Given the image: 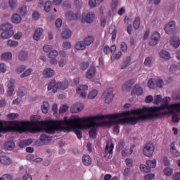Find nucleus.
<instances>
[{"instance_id": "nucleus-1", "label": "nucleus", "mask_w": 180, "mask_h": 180, "mask_svg": "<svg viewBox=\"0 0 180 180\" xmlns=\"http://www.w3.org/2000/svg\"><path fill=\"white\" fill-rule=\"evenodd\" d=\"M121 115H98L96 116H91L81 119L79 116L73 115L68 120V117H65V127H68L70 130H74L75 134H77L78 139H82V131L88 130L91 129L89 131V136L92 139L96 137V131H98V127L101 126H111L119 123L123 124L126 122V120H120Z\"/></svg>"}, {"instance_id": "nucleus-2", "label": "nucleus", "mask_w": 180, "mask_h": 180, "mask_svg": "<svg viewBox=\"0 0 180 180\" xmlns=\"http://www.w3.org/2000/svg\"><path fill=\"white\" fill-rule=\"evenodd\" d=\"M169 102H171V98L165 97L160 106L139 108V113L142 115L139 118L142 120H154L163 117V116L174 115V113L180 114V108L177 107L179 103L169 104Z\"/></svg>"}, {"instance_id": "nucleus-3", "label": "nucleus", "mask_w": 180, "mask_h": 180, "mask_svg": "<svg viewBox=\"0 0 180 180\" xmlns=\"http://www.w3.org/2000/svg\"><path fill=\"white\" fill-rule=\"evenodd\" d=\"M139 110H140L135 109V110L124 111V112H118L115 114H111V115H121L120 119L114 120V122H119V120H125V122L123 124L115 123L110 126H105V127H110V126H115L113 129V131L116 134H119L120 131V126H119V124H127V123H130V124H137L138 122H141L145 120L140 119L142 115L139 112Z\"/></svg>"}, {"instance_id": "nucleus-4", "label": "nucleus", "mask_w": 180, "mask_h": 180, "mask_svg": "<svg viewBox=\"0 0 180 180\" xmlns=\"http://www.w3.org/2000/svg\"><path fill=\"white\" fill-rule=\"evenodd\" d=\"M154 150H155V146L153 143H146L143 149V154L145 157H148V158L153 157L154 154Z\"/></svg>"}, {"instance_id": "nucleus-5", "label": "nucleus", "mask_w": 180, "mask_h": 180, "mask_svg": "<svg viewBox=\"0 0 180 180\" xmlns=\"http://www.w3.org/2000/svg\"><path fill=\"white\" fill-rule=\"evenodd\" d=\"M115 148V143L112 140H108L106 143V146L105 148V158H112V155H113V149Z\"/></svg>"}, {"instance_id": "nucleus-6", "label": "nucleus", "mask_w": 180, "mask_h": 180, "mask_svg": "<svg viewBox=\"0 0 180 180\" xmlns=\"http://www.w3.org/2000/svg\"><path fill=\"white\" fill-rule=\"evenodd\" d=\"M176 30V22L170 21L165 25V32L167 34H172Z\"/></svg>"}, {"instance_id": "nucleus-7", "label": "nucleus", "mask_w": 180, "mask_h": 180, "mask_svg": "<svg viewBox=\"0 0 180 180\" xmlns=\"http://www.w3.org/2000/svg\"><path fill=\"white\" fill-rule=\"evenodd\" d=\"M113 89L109 88L104 92L103 95V99L105 103H110L113 101Z\"/></svg>"}, {"instance_id": "nucleus-8", "label": "nucleus", "mask_w": 180, "mask_h": 180, "mask_svg": "<svg viewBox=\"0 0 180 180\" xmlns=\"http://www.w3.org/2000/svg\"><path fill=\"white\" fill-rule=\"evenodd\" d=\"M48 57L50 58L49 63L51 65H57V63H58V60H57V58L58 57V50L54 49L50 51Z\"/></svg>"}, {"instance_id": "nucleus-9", "label": "nucleus", "mask_w": 180, "mask_h": 180, "mask_svg": "<svg viewBox=\"0 0 180 180\" xmlns=\"http://www.w3.org/2000/svg\"><path fill=\"white\" fill-rule=\"evenodd\" d=\"M95 19V13L89 12L88 13H84L82 16V23H92Z\"/></svg>"}, {"instance_id": "nucleus-10", "label": "nucleus", "mask_w": 180, "mask_h": 180, "mask_svg": "<svg viewBox=\"0 0 180 180\" xmlns=\"http://www.w3.org/2000/svg\"><path fill=\"white\" fill-rule=\"evenodd\" d=\"M66 20L70 22V20H77L81 18V13L77 12L74 13L71 11H68L65 14Z\"/></svg>"}, {"instance_id": "nucleus-11", "label": "nucleus", "mask_w": 180, "mask_h": 180, "mask_svg": "<svg viewBox=\"0 0 180 180\" xmlns=\"http://www.w3.org/2000/svg\"><path fill=\"white\" fill-rule=\"evenodd\" d=\"M160 39H161V34L158 32H154L149 41L150 46H157V44H158V41H160Z\"/></svg>"}, {"instance_id": "nucleus-12", "label": "nucleus", "mask_w": 180, "mask_h": 180, "mask_svg": "<svg viewBox=\"0 0 180 180\" xmlns=\"http://www.w3.org/2000/svg\"><path fill=\"white\" fill-rule=\"evenodd\" d=\"M86 91H88V85L86 84L80 85L77 89V93L79 95L80 98H82L83 99L86 98Z\"/></svg>"}, {"instance_id": "nucleus-13", "label": "nucleus", "mask_w": 180, "mask_h": 180, "mask_svg": "<svg viewBox=\"0 0 180 180\" xmlns=\"http://www.w3.org/2000/svg\"><path fill=\"white\" fill-rule=\"evenodd\" d=\"M169 43L174 49H178L180 47V38L179 37L174 35L171 37Z\"/></svg>"}, {"instance_id": "nucleus-14", "label": "nucleus", "mask_w": 180, "mask_h": 180, "mask_svg": "<svg viewBox=\"0 0 180 180\" xmlns=\"http://www.w3.org/2000/svg\"><path fill=\"white\" fill-rule=\"evenodd\" d=\"M48 91H51L53 94H57L58 92V82L56 79H52L48 84Z\"/></svg>"}, {"instance_id": "nucleus-15", "label": "nucleus", "mask_w": 180, "mask_h": 180, "mask_svg": "<svg viewBox=\"0 0 180 180\" xmlns=\"http://www.w3.org/2000/svg\"><path fill=\"white\" fill-rule=\"evenodd\" d=\"M134 84H136V79H131L127 80V82H125V83L122 87V91H130L131 89V86H133Z\"/></svg>"}, {"instance_id": "nucleus-16", "label": "nucleus", "mask_w": 180, "mask_h": 180, "mask_svg": "<svg viewBox=\"0 0 180 180\" xmlns=\"http://www.w3.org/2000/svg\"><path fill=\"white\" fill-rule=\"evenodd\" d=\"M83 110H84V104L81 103H77L76 104H74L70 108L72 113H79V112H82Z\"/></svg>"}, {"instance_id": "nucleus-17", "label": "nucleus", "mask_w": 180, "mask_h": 180, "mask_svg": "<svg viewBox=\"0 0 180 180\" xmlns=\"http://www.w3.org/2000/svg\"><path fill=\"white\" fill-rule=\"evenodd\" d=\"M54 74H56V71L50 68H45L42 72V75L44 78H51L54 76Z\"/></svg>"}, {"instance_id": "nucleus-18", "label": "nucleus", "mask_w": 180, "mask_h": 180, "mask_svg": "<svg viewBox=\"0 0 180 180\" xmlns=\"http://www.w3.org/2000/svg\"><path fill=\"white\" fill-rule=\"evenodd\" d=\"M96 75V68L91 67L86 72V77L87 79H94Z\"/></svg>"}, {"instance_id": "nucleus-19", "label": "nucleus", "mask_w": 180, "mask_h": 180, "mask_svg": "<svg viewBox=\"0 0 180 180\" xmlns=\"http://www.w3.org/2000/svg\"><path fill=\"white\" fill-rule=\"evenodd\" d=\"M22 15H19L18 13L13 14L11 16V22L14 25H20V23H22Z\"/></svg>"}, {"instance_id": "nucleus-20", "label": "nucleus", "mask_w": 180, "mask_h": 180, "mask_svg": "<svg viewBox=\"0 0 180 180\" xmlns=\"http://www.w3.org/2000/svg\"><path fill=\"white\" fill-rule=\"evenodd\" d=\"M160 58L162 60H165L168 61V60H171V53L167 50H162L159 53Z\"/></svg>"}, {"instance_id": "nucleus-21", "label": "nucleus", "mask_w": 180, "mask_h": 180, "mask_svg": "<svg viewBox=\"0 0 180 180\" xmlns=\"http://www.w3.org/2000/svg\"><path fill=\"white\" fill-rule=\"evenodd\" d=\"M131 94V95H138V96H140V95H143V88H141L140 84H136Z\"/></svg>"}, {"instance_id": "nucleus-22", "label": "nucleus", "mask_w": 180, "mask_h": 180, "mask_svg": "<svg viewBox=\"0 0 180 180\" xmlns=\"http://www.w3.org/2000/svg\"><path fill=\"white\" fill-rule=\"evenodd\" d=\"M13 25L11 22L3 24L0 27L1 31L13 32Z\"/></svg>"}, {"instance_id": "nucleus-23", "label": "nucleus", "mask_w": 180, "mask_h": 180, "mask_svg": "<svg viewBox=\"0 0 180 180\" xmlns=\"http://www.w3.org/2000/svg\"><path fill=\"white\" fill-rule=\"evenodd\" d=\"M20 61H27L29 60V53L26 51H21L18 55Z\"/></svg>"}, {"instance_id": "nucleus-24", "label": "nucleus", "mask_w": 180, "mask_h": 180, "mask_svg": "<svg viewBox=\"0 0 180 180\" xmlns=\"http://www.w3.org/2000/svg\"><path fill=\"white\" fill-rule=\"evenodd\" d=\"M15 34L14 31H3L1 34V38L4 40H6L8 39H11Z\"/></svg>"}, {"instance_id": "nucleus-25", "label": "nucleus", "mask_w": 180, "mask_h": 180, "mask_svg": "<svg viewBox=\"0 0 180 180\" xmlns=\"http://www.w3.org/2000/svg\"><path fill=\"white\" fill-rule=\"evenodd\" d=\"M43 28H37L34 33V40H36V41H39V40H40V37H41V34H43Z\"/></svg>"}, {"instance_id": "nucleus-26", "label": "nucleus", "mask_w": 180, "mask_h": 180, "mask_svg": "<svg viewBox=\"0 0 180 180\" xmlns=\"http://www.w3.org/2000/svg\"><path fill=\"white\" fill-rule=\"evenodd\" d=\"M1 58L3 61H6L7 63L12 60V52H4L1 54Z\"/></svg>"}, {"instance_id": "nucleus-27", "label": "nucleus", "mask_w": 180, "mask_h": 180, "mask_svg": "<svg viewBox=\"0 0 180 180\" xmlns=\"http://www.w3.org/2000/svg\"><path fill=\"white\" fill-rule=\"evenodd\" d=\"M39 141H40L41 146H43V144H47L48 143H50V141H51V137L46 134H42L40 136Z\"/></svg>"}, {"instance_id": "nucleus-28", "label": "nucleus", "mask_w": 180, "mask_h": 180, "mask_svg": "<svg viewBox=\"0 0 180 180\" xmlns=\"http://www.w3.org/2000/svg\"><path fill=\"white\" fill-rule=\"evenodd\" d=\"M170 152L174 157H180V153L178 152V150H176V148L175 147V143L174 142L170 144Z\"/></svg>"}, {"instance_id": "nucleus-29", "label": "nucleus", "mask_w": 180, "mask_h": 180, "mask_svg": "<svg viewBox=\"0 0 180 180\" xmlns=\"http://www.w3.org/2000/svg\"><path fill=\"white\" fill-rule=\"evenodd\" d=\"M82 163L86 166L89 167L90 164H92V158L89 155H84L82 157Z\"/></svg>"}, {"instance_id": "nucleus-30", "label": "nucleus", "mask_w": 180, "mask_h": 180, "mask_svg": "<svg viewBox=\"0 0 180 180\" xmlns=\"http://www.w3.org/2000/svg\"><path fill=\"white\" fill-rule=\"evenodd\" d=\"M0 162L3 164V165H11V164H12V160L8 156H1L0 157Z\"/></svg>"}, {"instance_id": "nucleus-31", "label": "nucleus", "mask_w": 180, "mask_h": 180, "mask_svg": "<svg viewBox=\"0 0 180 180\" xmlns=\"http://www.w3.org/2000/svg\"><path fill=\"white\" fill-rule=\"evenodd\" d=\"M68 81H63V82H58V91L59 89L64 91L68 88Z\"/></svg>"}, {"instance_id": "nucleus-32", "label": "nucleus", "mask_w": 180, "mask_h": 180, "mask_svg": "<svg viewBox=\"0 0 180 180\" xmlns=\"http://www.w3.org/2000/svg\"><path fill=\"white\" fill-rule=\"evenodd\" d=\"M153 63H154V58L149 56L146 58L144 60V65L146 67H148L149 68H150V67H153Z\"/></svg>"}, {"instance_id": "nucleus-33", "label": "nucleus", "mask_w": 180, "mask_h": 180, "mask_svg": "<svg viewBox=\"0 0 180 180\" xmlns=\"http://www.w3.org/2000/svg\"><path fill=\"white\" fill-rule=\"evenodd\" d=\"M49 109H50V104H49V102L44 101L43 105H41L42 112H44L45 115H46V113H49Z\"/></svg>"}, {"instance_id": "nucleus-34", "label": "nucleus", "mask_w": 180, "mask_h": 180, "mask_svg": "<svg viewBox=\"0 0 180 180\" xmlns=\"http://www.w3.org/2000/svg\"><path fill=\"white\" fill-rule=\"evenodd\" d=\"M32 143H33V140L27 139V140L22 141L21 142H20L19 146L21 148H23L25 147H27V146H30V144H32Z\"/></svg>"}, {"instance_id": "nucleus-35", "label": "nucleus", "mask_w": 180, "mask_h": 180, "mask_svg": "<svg viewBox=\"0 0 180 180\" xmlns=\"http://www.w3.org/2000/svg\"><path fill=\"white\" fill-rule=\"evenodd\" d=\"M148 86L150 89H155L157 88V83L155 79H150L148 82Z\"/></svg>"}, {"instance_id": "nucleus-36", "label": "nucleus", "mask_w": 180, "mask_h": 180, "mask_svg": "<svg viewBox=\"0 0 180 180\" xmlns=\"http://www.w3.org/2000/svg\"><path fill=\"white\" fill-rule=\"evenodd\" d=\"M146 165L149 167V169L150 168H155L157 167V160L155 159L149 160L146 162Z\"/></svg>"}, {"instance_id": "nucleus-37", "label": "nucleus", "mask_w": 180, "mask_h": 180, "mask_svg": "<svg viewBox=\"0 0 180 180\" xmlns=\"http://www.w3.org/2000/svg\"><path fill=\"white\" fill-rule=\"evenodd\" d=\"M18 12L20 13V15L25 16L27 13V7L26 6H21L18 8Z\"/></svg>"}, {"instance_id": "nucleus-38", "label": "nucleus", "mask_w": 180, "mask_h": 180, "mask_svg": "<svg viewBox=\"0 0 180 180\" xmlns=\"http://www.w3.org/2000/svg\"><path fill=\"white\" fill-rule=\"evenodd\" d=\"M163 173L165 176H171L174 174V169L169 167H167L163 169Z\"/></svg>"}, {"instance_id": "nucleus-39", "label": "nucleus", "mask_w": 180, "mask_h": 180, "mask_svg": "<svg viewBox=\"0 0 180 180\" xmlns=\"http://www.w3.org/2000/svg\"><path fill=\"white\" fill-rule=\"evenodd\" d=\"M4 147L6 148V150H11L15 148V142H13V141H8L6 142Z\"/></svg>"}, {"instance_id": "nucleus-40", "label": "nucleus", "mask_w": 180, "mask_h": 180, "mask_svg": "<svg viewBox=\"0 0 180 180\" xmlns=\"http://www.w3.org/2000/svg\"><path fill=\"white\" fill-rule=\"evenodd\" d=\"M130 61H131V58L130 56H127L122 63L121 66L122 70H124V68L128 67L129 64H130Z\"/></svg>"}, {"instance_id": "nucleus-41", "label": "nucleus", "mask_w": 180, "mask_h": 180, "mask_svg": "<svg viewBox=\"0 0 180 180\" xmlns=\"http://www.w3.org/2000/svg\"><path fill=\"white\" fill-rule=\"evenodd\" d=\"M121 57H122V51H119L116 53H114L111 56L110 60L112 63H113V61H116V60H120Z\"/></svg>"}, {"instance_id": "nucleus-42", "label": "nucleus", "mask_w": 180, "mask_h": 180, "mask_svg": "<svg viewBox=\"0 0 180 180\" xmlns=\"http://www.w3.org/2000/svg\"><path fill=\"white\" fill-rule=\"evenodd\" d=\"M8 47L15 48L19 46V42L18 41H13L12 39H9L7 41Z\"/></svg>"}, {"instance_id": "nucleus-43", "label": "nucleus", "mask_w": 180, "mask_h": 180, "mask_svg": "<svg viewBox=\"0 0 180 180\" xmlns=\"http://www.w3.org/2000/svg\"><path fill=\"white\" fill-rule=\"evenodd\" d=\"M86 47V46L85 44H84L81 41L76 43L75 46V49H76V50H85Z\"/></svg>"}, {"instance_id": "nucleus-44", "label": "nucleus", "mask_w": 180, "mask_h": 180, "mask_svg": "<svg viewBox=\"0 0 180 180\" xmlns=\"http://www.w3.org/2000/svg\"><path fill=\"white\" fill-rule=\"evenodd\" d=\"M8 5L12 9V11H14V9H16L18 8V0H8Z\"/></svg>"}, {"instance_id": "nucleus-45", "label": "nucleus", "mask_w": 180, "mask_h": 180, "mask_svg": "<svg viewBox=\"0 0 180 180\" xmlns=\"http://www.w3.org/2000/svg\"><path fill=\"white\" fill-rule=\"evenodd\" d=\"M94 39L92 36H89L84 39V45L91 46L94 43Z\"/></svg>"}, {"instance_id": "nucleus-46", "label": "nucleus", "mask_w": 180, "mask_h": 180, "mask_svg": "<svg viewBox=\"0 0 180 180\" xmlns=\"http://www.w3.org/2000/svg\"><path fill=\"white\" fill-rule=\"evenodd\" d=\"M72 34V32H71V30H66L62 33V37L65 40L67 39H70Z\"/></svg>"}, {"instance_id": "nucleus-47", "label": "nucleus", "mask_w": 180, "mask_h": 180, "mask_svg": "<svg viewBox=\"0 0 180 180\" xmlns=\"http://www.w3.org/2000/svg\"><path fill=\"white\" fill-rule=\"evenodd\" d=\"M57 64H58V67H60V68H64V67L67 65V59L65 58H61L58 60Z\"/></svg>"}, {"instance_id": "nucleus-48", "label": "nucleus", "mask_w": 180, "mask_h": 180, "mask_svg": "<svg viewBox=\"0 0 180 180\" xmlns=\"http://www.w3.org/2000/svg\"><path fill=\"white\" fill-rule=\"evenodd\" d=\"M98 96V90L94 89L90 91L88 94L89 99H95Z\"/></svg>"}, {"instance_id": "nucleus-49", "label": "nucleus", "mask_w": 180, "mask_h": 180, "mask_svg": "<svg viewBox=\"0 0 180 180\" xmlns=\"http://www.w3.org/2000/svg\"><path fill=\"white\" fill-rule=\"evenodd\" d=\"M15 81L14 79H11L7 84V88L8 89H15Z\"/></svg>"}, {"instance_id": "nucleus-50", "label": "nucleus", "mask_w": 180, "mask_h": 180, "mask_svg": "<svg viewBox=\"0 0 180 180\" xmlns=\"http://www.w3.org/2000/svg\"><path fill=\"white\" fill-rule=\"evenodd\" d=\"M32 72H33V70L32 68H29L20 75V77L25 78L26 77H29V75H32Z\"/></svg>"}, {"instance_id": "nucleus-51", "label": "nucleus", "mask_w": 180, "mask_h": 180, "mask_svg": "<svg viewBox=\"0 0 180 180\" xmlns=\"http://www.w3.org/2000/svg\"><path fill=\"white\" fill-rule=\"evenodd\" d=\"M179 70V68H178L177 64H172L169 67V72H171L172 74H174V72H176V71H178Z\"/></svg>"}, {"instance_id": "nucleus-52", "label": "nucleus", "mask_w": 180, "mask_h": 180, "mask_svg": "<svg viewBox=\"0 0 180 180\" xmlns=\"http://www.w3.org/2000/svg\"><path fill=\"white\" fill-rule=\"evenodd\" d=\"M19 117V114L18 113H9L7 115V119L9 120H15V119H18Z\"/></svg>"}, {"instance_id": "nucleus-53", "label": "nucleus", "mask_w": 180, "mask_h": 180, "mask_svg": "<svg viewBox=\"0 0 180 180\" xmlns=\"http://www.w3.org/2000/svg\"><path fill=\"white\" fill-rule=\"evenodd\" d=\"M140 169L142 172H145L146 174L151 172V170L149 169V167L148 166H146V165H141Z\"/></svg>"}, {"instance_id": "nucleus-54", "label": "nucleus", "mask_w": 180, "mask_h": 180, "mask_svg": "<svg viewBox=\"0 0 180 180\" xmlns=\"http://www.w3.org/2000/svg\"><path fill=\"white\" fill-rule=\"evenodd\" d=\"M140 27V17H136L134 21V29L137 30Z\"/></svg>"}, {"instance_id": "nucleus-55", "label": "nucleus", "mask_w": 180, "mask_h": 180, "mask_svg": "<svg viewBox=\"0 0 180 180\" xmlns=\"http://www.w3.org/2000/svg\"><path fill=\"white\" fill-rule=\"evenodd\" d=\"M51 10V1H48L45 3L44 11L45 12H49Z\"/></svg>"}, {"instance_id": "nucleus-56", "label": "nucleus", "mask_w": 180, "mask_h": 180, "mask_svg": "<svg viewBox=\"0 0 180 180\" xmlns=\"http://www.w3.org/2000/svg\"><path fill=\"white\" fill-rule=\"evenodd\" d=\"M43 50H44V53H50L51 51H53V46L44 45L43 46Z\"/></svg>"}, {"instance_id": "nucleus-57", "label": "nucleus", "mask_w": 180, "mask_h": 180, "mask_svg": "<svg viewBox=\"0 0 180 180\" xmlns=\"http://www.w3.org/2000/svg\"><path fill=\"white\" fill-rule=\"evenodd\" d=\"M25 70H26V65H20L18 68H17L16 72L18 74H22V72H24Z\"/></svg>"}, {"instance_id": "nucleus-58", "label": "nucleus", "mask_w": 180, "mask_h": 180, "mask_svg": "<svg viewBox=\"0 0 180 180\" xmlns=\"http://www.w3.org/2000/svg\"><path fill=\"white\" fill-rule=\"evenodd\" d=\"M71 42L70 41H65L63 44V50H70L71 49Z\"/></svg>"}, {"instance_id": "nucleus-59", "label": "nucleus", "mask_w": 180, "mask_h": 180, "mask_svg": "<svg viewBox=\"0 0 180 180\" xmlns=\"http://www.w3.org/2000/svg\"><path fill=\"white\" fill-rule=\"evenodd\" d=\"M164 86V81L161 79H156V88H162Z\"/></svg>"}, {"instance_id": "nucleus-60", "label": "nucleus", "mask_w": 180, "mask_h": 180, "mask_svg": "<svg viewBox=\"0 0 180 180\" xmlns=\"http://www.w3.org/2000/svg\"><path fill=\"white\" fill-rule=\"evenodd\" d=\"M155 176V174L150 173V174H148L144 176L143 179L144 180H151V179H154Z\"/></svg>"}, {"instance_id": "nucleus-61", "label": "nucleus", "mask_w": 180, "mask_h": 180, "mask_svg": "<svg viewBox=\"0 0 180 180\" xmlns=\"http://www.w3.org/2000/svg\"><path fill=\"white\" fill-rule=\"evenodd\" d=\"M161 101H162V97L161 96V95H156L155 96V100H154L155 105H158V103H160Z\"/></svg>"}, {"instance_id": "nucleus-62", "label": "nucleus", "mask_w": 180, "mask_h": 180, "mask_svg": "<svg viewBox=\"0 0 180 180\" xmlns=\"http://www.w3.org/2000/svg\"><path fill=\"white\" fill-rule=\"evenodd\" d=\"M6 64H5L4 63H0V71L3 73L5 74V72H6Z\"/></svg>"}, {"instance_id": "nucleus-63", "label": "nucleus", "mask_w": 180, "mask_h": 180, "mask_svg": "<svg viewBox=\"0 0 180 180\" xmlns=\"http://www.w3.org/2000/svg\"><path fill=\"white\" fill-rule=\"evenodd\" d=\"M69 107L67 105H63L60 108L59 113H65L68 110Z\"/></svg>"}, {"instance_id": "nucleus-64", "label": "nucleus", "mask_w": 180, "mask_h": 180, "mask_svg": "<svg viewBox=\"0 0 180 180\" xmlns=\"http://www.w3.org/2000/svg\"><path fill=\"white\" fill-rule=\"evenodd\" d=\"M172 180H180V172H176L172 176Z\"/></svg>"}]
</instances>
